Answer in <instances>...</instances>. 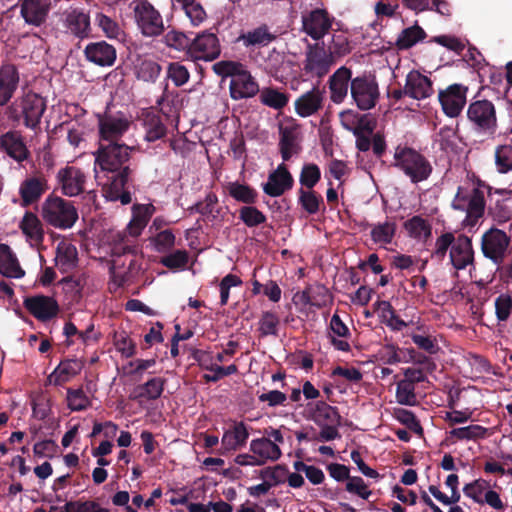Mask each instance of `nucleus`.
<instances>
[{
	"mask_svg": "<svg viewBox=\"0 0 512 512\" xmlns=\"http://www.w3.org/2000/svg\"><path fill=\"white\" fill-rule=\"evenodd\" d=\"M292 184L293 178L291 174L285 165L281 164L269 175L268 181L263 185V190L271 197H278L290 189Z\"/></svg>",
	"mask_w": 512,
	"mask_h": 512,
	"instance_id": "6ab92c4d",
	"label": "nucleus"
},
{
	"mask_svg": "<svg viewBox=\"0 0 512 512\" xmlns=\"http://www.w3.org/2000/svg\"><path fill=\"white\" fill-rule=\"evenodd\" d=\"M248 437L249 433L246 426L243 423L235 424L231 429L226 430L222 436L221 453L224 454L229 451L237 450L246 443Z\"/></svg>",
	"mask_w": 512,
	"mask_h": 512,
	"instance_id": "7c9ffc66",
	"label": "nucleus"
},
{
	"mask_svg": "<svg viewBox=\"0 0 512 512\" xmlns=\"http://www.w3.org/2000/svg\"><path fill=\"white\" fill-rule=\"evenodd\" d=\"M351 96L361 110L373 108L379 96L378 85L370 77H356L350 83Z\"/></svg>",
	"mask_w": 512,
	"mask_h": 512,
	"instance_id": "1a4fd4ad",
	"label": "nucleus"
},
{
	"mask_svg": "<svg viewBox=\"0 0 512 512\" xmlns=\"http://www.w3.org/2000/svg\"><path fill=\"white\" fill-rule=\"evenodd\" d=\"M0 146L14 159L21 161L26 158L27 150L20 138L13 133L0 137Z\"/></svg>",
	"mask_w": 512,
	"mask_h": 512,
	"instance_id": "58836bf2",
	"label": "nucleus"
},
{
	"mask_svg": "<svg viewBox=\"0 0 512 512\" xmlns=\"http://www.w3.org/2000/svg\"><path fill=\"white\" fill-rule=\"evenodd\" d=\"M47 189V182L44 177H29L19 187V193L23 205L36 202Z\"/></svg>",
	"mask_w": 512,
	"mask_h": 512,
	"instance_id": "c85d7f7f",
	"label": "nucleus"
},
{
	"mask_svg": "<svg viewBox=\"0 0 512 512\" xmlns=\"http://www.w3.org/2000/svg\"><path fill=\"white\" fill-rule=\"evenodd\" d=\"M240 218L247 226H256L265 221V216L257 208L246 206L240 210Z\"/></svg>",
	"mask_w": 512,
	"mask_h": 512,
	"instance_id": "774afa93",
	"label": "nucleus"
},
{
	"mask_svg": "<svg viewBox=\"0 0 512 512\" xmlns=\"http://www.w3.org/2000/svg\"><path fill=\"white\" fill-rule=\"evenodd\" d=\"M0 273L9 278H22L25 274L18 259L6 244H0Z\"/></svg>",
	"mask_w": 512,
	"mask_h": 512,
	"instance_id": "2f4dec72",
	"label": "nucleus"
},
{
	"mask_svg": "<svg viewBox=\"0 0 512 512\" xmlns=\"http://www.w3.org/2000/svg\"><path fill=\"white\" fill-rule=\"evenodd\" d=\"M218 198L215 194H208L204 201L201 203H198L195 206V209L197 212L201 213L202 215L215 219L217 218L219 211L217 208Z\"/></svg>",
	"mask_w": 512,
	"mask_h": 512,
	"instance_id": "bf43d9fd",
	"label": "nucleus"
},
{
	"mask_svg": "<svg viewBox=\"0 0 512 512\" xmlns=\"http://www.w3.org/2000/svg\"><path fill=\"white\" fill-rule=\"evenodd\" d=\"M407 234L417 241H425L431 236L430 223L421 216H413L404 223Z\"/></svg>",
	"mask_w": 512,
	"mask_h": 512,
	"instance_id": "e433bc0d",
	"label": "nucleus"
},
{
	"mask_svg": "<svg viewBox=\"0 0 512 512\" xmlns=\"http://www.w3.org/2000/svg\"><path fill=\"white\" fill-rule=\"evenodd\" d=\"M41 213L48 224L60 229L71 228L78 219L74 205L55 195H49L44 200Z\"/></svg>",
	"mask_w": 512,
	"mask_h": 512,
	"instance_id": "7ed1b4c3",
	"label": "nucleus"
},
{
	"mask_svg": "<svg viewBox=\"0 0 512 512\" xmlns=\"http://www.w3.org/2000/svg\"><path fill=\"white\" fill-rule=\"evenodd\" d=\"M510 237L497 228H491L482 236L483 254L495 263H500L507 251Z\"/></svg>",
	"mask_w": 512,
	"mask_h": 512,
	"instance_id": "f8f14e48",
	"label": "nucleus"
},
{
	"mask_svg": "<svg viewBox=\"0 0 512 512\" xmlns=\"http://www.w3.org/2000/svg\"><path fill=\"white\" fill-rule=\"evenodd\" d=\"M133 17L141 34L145 37H157L164 31V22L160 12L147 0L131 3Z\"/></svg>",
	"mask_w": 512,
	"mask_h": 512,
	"instance_id": "39448f33",
	"label": "nucleus"
},
{
	"mask_svg": "<svg viewBox=\"0 0 512 512\" xmlns=\"http://www.w3.org/2000/svg\"><path fill=\"white\" fill-rule=\"evenodd\" d=\"M321 172L317 165L306 164L303 166L300 174V183L311 190L320 180Z\"/></svg>",
	"mask_w": 512,
	"mask_h": 512,
	"instance_id": "13d9d810",
	"label": "nucleus"
},
{
	"mask_svg": "<svg viewBox=\"0 0 512 512\" xmlns=\"http://www.w3.org/2000/svg\"><path fill=\"white\" fill-rule=\"evenodd\" d=\"M182 5L186 16L190 19L194 26H197L203 22L206 17V13L200 4L190 0L183 3Z\"/></svg>",
	"mask_w": 512,
	"mask_h": 512,
	"instance_id": "680f3d73",
	"label": "nucleus"
},
{
	"mask_svg": "<svg viewBox=\"0 0 512 512\" xmlns=\"http://www.w3.org/2000/svg\"><path fill=\"white\" fill-rule=\"evenodd\" d=\"M82 362L76 359L62 361L49 375V382L54 385H61L70 381L82 370Z\"/></svg>",
	"mask_w": 512,
	"mask_h": 512,
	"instance_id": "473e14b6",
	"label": "nucleus"
},
{
	"mask_svg": "<svg viewBox=\"0 0 512 512\" xmlns=\"http://www.w3.org/2000/svg\"><path fill=\"white\" fill-rule=\"evenodd\" d=\"M19 107L26 126L35 128L46 109V102L39 94L29 91L19 100Z\"/></svg>",
	"mask_w": 512,
	"mask_h": 512,
	"instance_id": "dca6fc26",
	"label": "nucleus"
},
{
	"mask_svg": "<svg viewBox=\"0 0 512 512\" xmlns=\"http://www.w3.org/2000/svg\"><path fill=\"white\" fill-rule=\"evenodd\" d=\"M332 26V18L323 9H315L302 16L303 31L314 40L323 38Z\"/></svg>",
	"mask_w": 512,
	"mask_h": 512,
	"instance_id": "2eb2a0df",
	"label": "nucleus"
},
{
	"mask_svg": "<svg viewBox=\"0 0 512 512\" xmlns=\"http://www.w3.org/2000/svg\"><path fill=\"white\" fill-rule=\"evenodd\" d=\"M65 22L68 28L77 36L86 35L90 25L89 16L77 9L66 12Z\"/></svg>",
	"mask_w": 512,
	"mask_h": 512,
	"instance_id": "4c0bfd02",
	"label": "nucleus"
},
{
	"mask_svg": "<svg viewBox=\"0 0 512 512\" xmlns=\"http://www.w3.org/2000/svg\"><path fill=\"white\" fill-rule=\"evenodd\" d=\"M454 209L465 211L466 220L474 224L484 212V198L476 189L470 191L460 187L452 202Z\"/></svg>",
	"mask_w": 512,
	"mask_h": 512,
	"instance_id": "6e6552de",
	"label": "nucleus"
},
{
	"mask_svg": "<svg viewBox=\"0 0 512 512\" xmlns=\"http://www.w3.org/2000/svg\"><path fill=\"white\" fill-rule=\"evenodd\" d=\"M188 262V254L184 250H177L161 259V263L170 269H182Z\"/></svg>",
	"mask_w": 512,
	"mask_h": 512,
	"instance_id": "0e129e2a",
	"label": "nucleus"
},
{
	"mask_svg": "<svg viewBox=\"0 0 512 512\" xmlns=\"http://www.w3.org/2000/svg\"><path fill=\"white\" fill-rule=\"evenodd\" d=\"M96 24L101 28L103 33L111 39H122L123 38V31L121 27L118 25L117 22L112 20L110 17L98 13L95 18Z\"/></svg>",
	"mask_w": 512,
	"mask_h": 512,
	"instance_id": "de8ad7c7",
	"label": "nucleus"
},
{
	"mask_svg": "<svg viewBox=\"0 0 512 512\" xmlns=\"http://www.w3.org/2000/svg\"><path fill=\"white\" fill-rule=\"evenodd\" d=\"M495 167L499 173L512 171V145H499L495 149Z\"/></svg>",
	"mask_w": 512,
	"mask_h": 512,
	"instance_id": "79ce46f5",
	"label": "nucleus"
},
{
	"mask_svg": "<svg viewBox=\"0 0 512 512\" xmlns=\"http://www.w3.org/2000/svg\"><path fill=\"white\" fill-rule=\"evenodd\" d=\"M19 227L31 245H36L42 241V223L35 214L31 212L25 213Z\"/></svg>",
	"mask_w": 512,
	"mask_h": 512,
	"instance_id": "f704fd0d",
	"label": "nucleus"
},
{
	"mask_svg": "<svg viewBox=\"0 0 512 512\" xmlns=\"http://www.w3.org/2000/svg\"><path fill=\"white\" fill-rule=\"evenodd\" d=\"M213 71L221 77H230V96L241 100L255 96L259 86L250 72L239 62L219 61L213 65Z\"/></svg>",
	"mask_w": 512,
	"mask_h": 512,
	"instance_id": "f03ea898",
	"label": "nucleus"
},
{
	"mask_svg": "<svg viewBox=\"0 0 512 512\" xmlns=\"http://www.w3.org/2000/svg\"><path fill=\"white\" fill-rule=\"evenodd\" d=\"M160 72V65L152 59H138L135 64L137 78L145 82H154Z\"/></svg>",
	"mask_w": 512,
	"mask_h": 512,
	"instance_id": "ea45409f",
	"label": "nucleus"
},
{
	"mask_svg": "<svg viewBox=\"0 0 512 512\" xmlns=\"http://www.w3.org/2000/svg\"><path fill=\"white\" fill-rule=\"evenodd\" d=\"M315 421L319 425H339L340 416L335 408L322 403L317 406V409L315 411Z\"/></svg>",
	"mask_w": 512,
	"mask_h": 512,
	"instance_id": "09e8293b",
	"label": "nucleus"
},
{
	"mask_svg": "<svg viewBox=\"0 0 512 512\" xmlns=\"http://www.w3.org/2000/svg\"><path fill=\"white\" fill-rule=\"evenodd\" d=\"M67 403L68 407L73 411L84 410L91 405L89 397L83 392L82 389H68Z\"/></svg>",
	"mask_w": 512,
	"mask_h": 512,
	"instance_id": "5fc2aeb1",
	"label": "nucleus"
},
{
	"mask_svg": "<svg viewBox=\"0 0 512 512\" xmlns=\"http://www.w3.org/2000/svg\"><path fill=\"white\" fill-rule=\"evenodd\" d=\"M164 42L167 46L174 48L176 50H179V51H181V50L187 51L188 46L190 44L187 36L184 33L175 31V30L169 31L164 36Z\"/></svg>",
	"mask_w": 512,
	"mask_h": 512,
	"instance_id": "e2e57ef3",
	"label": "nucleus"
},
{
	"mask_svg": "<svg viewBox=\"0 0 512 512\" xmlns=\"http://www.w3.org/2000/svg\"><path fill=\"white\" fill-rule=\"evenodd\" d=\"M56 179L61 192L68 197L79 195L83 191L86 181L84 173L74 166L61 168L57 172Z\"/></svg>",
	"mask_w": 512,
	"mask_h": 512,
	"instance_id": "ddd939ff",
	"label": "nucleus"
},
{
	"mask_svg": "<svg viewBox=\"0 0 512 512\" xmlns=\"http://www.w3.org/2000/svg\"><path fill=\"white\" fill-rule=\"evenodd\" d=\"M260 100L264 105L273 109H281L288 103L287 95L273 88L262 89Z\"/></svg>",
	"mask_w": 512,
	"mask_h": 512,
	"instance_id": "49530a36",
	"label": "nucleus"
},
{
	"mask_svg": "<svg viewBox=\"0 0 512 512\" xmlns=\"http://www.w3.org/2000/svg\"><path fill=\"white\" fill-rule=\"evenodd\" d=\"M404 93L414 99L428 98L433 93L430 79L418 71H411L406 78Z\"/></svg>",
	"mask_w": 512,
	"mask_h": 512,
	"instance_id": "412c9836",
	"label": "nucleus"
},
{
	"mask_svg": "<svg viewBox=\"0 0 512 512\" xmlns=\"http://www.w3.org/2000/svg\"><path fill=\"white\" fill-rule=\"evenodd\" d=\"M328 50L334 59L337 60L350 53L351 46L348 38L343 33H338L332 36Z\"/></svg>",
	"mask_w": 512,
	"mask_h": 512,
	"instance_id": "3c124183",
	"label": "nucleus"
},
{
	"mask_svg": "<svg viewBox=\"0 0 512 512\" xmlns=\"http://www.w3.org/2000/svg\"><path fill=\"white\" fill-rule=\"evenodd\" d=\"M395 224L391 222L380 223L371 230L372 240L381 245H387L392 242L395 234Z\"/></svg>",
	"mask_w": 512,
	"mask_h": 512,
	"instance_id": "a18cd8bd",
	"label": "nucleus"
},
{
	"mask_svg": "<svg viewBox=\"0 0 512 512\" xmlns=\"http://www.w3.org/2000/svg\"><path fill=\"white\" fill-rule=\"evenodd\" d=\"M145 139L147 141H155L165 134V127L155 115H148L144 121Z\"/></svg>",
	"mask_w": 512,
	"mask_h": 512,
	"instance_id": "864d4df0",
	"label": "nucleus"
},
{
	"mask_svg": "<svg viewBox=\"0 0 512 512\" xmlns=\"http://www.w3.org/2000/svg\"><path fill=\"white\" fill-rule=\"evenodd\" d=\"M424 30L417 26H411L404 29L398 36L396 46L399 49H408L425 38Z\"/></svg>",
	"mask_w": 512,
	"mask_h": 512,
	"instance_id": "a19ab883",
	"label": "nucleus"
},
{
	"mask_svg": "<svg viewBox=\"0 0 512 512\" xmlns=\"http://www.w3.org/2000/svg\"><path fill=\"white\" fill-rule=\"evenodd\" d=\"M66 512H109L94 501H75L65 505Z\"/></svg>",
	"mask_w": 512,
	"mask_h": 512,
	"instance_id": "69168bd1",
	"label": "nucleus"
},
{
	"mask_svg": "<svg viewBox=\"0 0 512 512\" xmlns=\"http://www.w3.org/2000/svg\"><path fill=\"white\" fill-rule=\"evenodd\" d=\"M167 77L174 83L175 86H182L189 80L190 74L188 69L178 63H170L167 68Z\"/></svg>",
	"mask_w": 512,
	"mask_h": 512,
	"instance_id": "6e6d98bb",
	"label": "nucleus"
},
{
	"mask_svg": "<svg viewBox=\"0 0 512 512\" xmlns=\"http://www.w3.org/2000/svg\"><path fill=\"white\" fill-rule=\"evenodd\" d=\"M467 116L482 131L494 132L497 127L495 106L488 100L472 102L468 107Z\"/></svg>",
	"mask_w": 512,
	"mask_h": 512,
	"instance_id": "9d476101",
	"label": "nucleus"
},
{
	"mask_svg": "<svg viewBox=\"0 0 512 512\" xmlns=\"http://www.w3.org/2000/svg\"><path fill=\"white\" fill-rule=\"evenodd\" d=\"M78 261L76 247L67 240H62L57 244L55 262L63 272L74 268Z\"/></svg>",
	"mask_w": 512,
	"mask_h": 512,
	"instance_id": "72a5a7b5",
	"label": "nucleus"
},
{
	"mask_svg": "<svg viewBox=\"0 0 512 512\" xmlns=\"http://www.w3.org/2000/svg\"><path fill=\"white\" fill-rule=\"evenodd\" d=\"M311 306L324 307L332 301L329 290L322 285L310 286L309 288Z\"/></svg>",
	"mask_w": 512,
	"mask_h": 512,
	"instance_id": "4d7b16f0",
	"label": "nucleus"
},
{
	"mask_svg": "<svg viewBox=\"0 0 512 512\" xmlns=\"http://www.w3.org/2000/svg\"><path fill=\"white\" fill-rule=\"evenodd\" d=\"M163 391V381L160 378H153L139 388L138 396L146 399H156Z\"/></svg>",
	"mask_w": 512,
	"mask_h": 512,
	"instance_id": "052dcab7",
	"label": "nucleus"
},
{
	"mask_svg": "<svg viewBox=\"0 0 512 512\" xmlns=\"http://www.w3.org/2000/svg\"><path fill=\"white\" fill-rule=\"evenodd\" d=\"M486 429L480 425H469L455 428L450 432L451 437L457 440H473L484 437Z\"/></svg>",
	"mask_w": 512,
	"mask_h": 512,
	"instance_id": "603ef678",
	"label": "nucleus"
},
{
	"mask_svg": "<svg viewBox=\"0 0 512 512\" xmlns=\"http://www.w3.org/2000/svg\"><path fill=\"white\" fill-rule=\"evenodd\" d=\"M335 61L329 50L326 51L323 47L315 45L307 52L306 69L314 72L317 76H323Z\"/></svg>",
	"mask_w": 512,
	"mask_h": 512,
	"instance_id": "a211bd4d",
	"label": "nucleus"
},
{
	"mask_svg": "<svg viewBox=\"0 0 512 512\" xmlns=\"http://www.w3.org/2000/svg\"><path fill=\"white\" fill-rule=\"evenodd\" d=\"M227 191L235 200L247 204L254 203L256 200V192L248 185L239 182H231L227 185Z\"/></svg>",
	"mask_w": 512,
	"mask_h": 512,
	"instance_id": "c03bdc74",
	"label": "nucleus"
},
{
	"mask_svg": "<svg viewBox=\"0 0 512 512\" xmlns=\"http://www.w3.org/2000/svg\"><path fill=\"white\" fill-rule=\"evenodd\" d=\"M394 165L414 183L427 179L432 171L429 162L421 154L406 147L396 149Z\"/></svg>",
	"mask_w": 512,
	"mask_h": 512,
	"instance_id": "20e7f679",
	"label": "nucleus"
},
{
	"mask_svg": "<svg viewBox=\"0 0 512 512\" xmlns=\"http://www.w3.org/2000/svg\"><path fill=\"white\" fill-rule=\"evenodd\" d=\"M24 305L31 314L40 320H48L58 312L57 302L49 296L40 295L27 298Z\"/></svg>",
	"mask_w": 512,
	"mask_h": 512,
	"instance_id": "4be33fe9",
	"label": "nucleus"
},
{
	"mask_svg": "<svg viewBox=\"0 0 512 512\" xmlns=\"http://www.w3.org/2000/svg\"><path fill=\"white\" fill-rule=\"evenodd\" d=\"M489 486V482L483 479H477L471 483L466 484L463 487V492L465 496L472 499L474 502L482 504V498L484 497V494Z\"/></svg>",
	"mask_w": 512,
	"mask_h": 512,
	"instance_id": "8fccbe9b",
	"label": "nucleus"
},
{
	"mask_svg": "<svg viewBox=\"0 0 512 512\" xmlns=\"http://www.w3.org/2000/svg\"><path fill=\"white\" fill-rule=\"evenodd\" d=\"M221 53L218 37L211 32L199 33L189 44L187 55L192 60L213 61Z\"/></svg>",
	"mask_w": 512,
	"mask_h": 512,
	"instance_id": "0eeeda50",
	"label": "nucleus"
},
{
	"mask_svg": "<svg viewBox=\"0 0 512 512\" xmlns=\"http://www.w3.org/2000/svg\"><path fill=\"white\" fill-rule=\"evenodd\" d=\"M284 438L279 429L265 431V436L251 440L249 453H242L234 458L239 466H262L268 462L277 461L282 451L280 445Z\"/></svg>",
	"mask_w": 512,
	"mask_h": 512,
	"instance_id": "f257e3e1",
	"label": "nucleus"
},
{
	"mask_svg": "<svg viewBox=\"0 0 512 512\" xmlns=\"http://www.w3.org/2000/svg\"><path fill=\"white\" fill-rule=\"evenodd\" d=\"M127 176L128 168H124L123 171L112 176L111 182L103 188L106 199L111 201L120 200L124 205L131 202V195L125 190Z\"/></svg>",
	"mask_w": 512,
	"mask_h": 512,
	"instance_id": "5701e85b",
	"label": "nucleus"
},
{
	"mask_svg": "<svg viewBox=\"0 0 512 512\" xmlns=\"http://www.w3.org/2000/svg\"><path fill=\"white\" fill-rule=\"evenodd\" d=\"M396 400L401 405L414 406L417 403L415 385L410 380H401L396 387Z\"/></svg>",
	"mask_w": 512,
	"mask_h": 512,
	"instance_id": "37998d69",
	"label": "nucleus"
},
{
	"mask_svg": "<svg viewBox=\"0 0 512 512\" xmlns=\"http://www.w3.org/2000/svg\"><path fill=\"white\" fill-rule=\"evenodd\" d=\"M129 124L123 115L106 116L100 121L101 137L106 140L116 139L127 131Z\"/></svg>",
	"mask_w": 512,
	"mask_h": 512,
	"instance_id": "c756f323",
	"label": "nucleus"
},
{
	"mask_svg": "<svg viewBox=\"0 0 512 512\" xmlns=\"http://www.w3.org/2000/svg\"><path fill=\"white\" fill-rule=\"evenodd\" d=\"M19 82L15 66L6 64L0 68V106L5 105L13 96Z\"/></svg>",
	"mask_w": 512,
	"mask_h": 512,
	"instance_id": "a878e982",
	"label": "nucleus"
},
{
	"mask_svg": "<svg viewBox=\"0 0 512 512\" xmlns=\"http://www.w3.org/2000/svg\"><path fill=\"white\" fill-rule=\"evenodd\" d=\"M274 39L275 35L270 32L266 25H261L242 33L238 38L245 47L267 46L274 41Z\"/></svg>",
	"mask_w": 512,
	"mask_h": 512,
	"instance_id": "c9c22d12",
	"label": "nucleus"
},
{
	"mask_svg": "<svg viewBox=\"0 0 512 512\" xmlns=\"http://www.w3.org/2000/svg\"><path fill=\"white\" fill-rule=\"evenodd\" d=\"M84 52L90 62L100 66H111L116 59L114 47L104 41L90 43Z\"/></svg>",
	"mask_w": 512,
	"mask_h": 512,
	"instance_id": "b1692460",
	"label": "nucleus"
},
{
	"mask_svg": "<svg viewBox=\"0 0 512 512\" xmlns=\"http://www.w3.org/2000/svg\"><path fill=\"white\" fill-rule=\"evenodd\" d=\"M450 259L452 265L460 270L466 268L473 261L472 244L468 237H458L450 250Z\"/></svg>",
	"mask_w": 512,
	"mask_h": 512,
	"instance_id": "393cba45",
	"label": "nucleus"
},
{
	"mask_svg": "<svg viewBox=\"0 0 512 512\" xmlns=\"http://www.w3.org/2000/svg\"><path fill=\"white\" fill-rule=\"evenodd\" d=\"M279 133L281 155L284 160H288L299 151V125L295 119L286 117L279 123Z\"/></svg>",
	"mask_w": 512,
	"mask_h": 512,
	"instance_id": "9b49d317",
	"label": "nucleus"
},
{
	"mask_svg": "<svg viewBox=\"0 0 512 512\" xmlns=\"http://www.w3.org/2000/svg\"><path fill=\"white\" fill-rule=\"evenodd\" d=\"M49 6V0H23L21 14L27 23L38 26L45 20Z\"/></svg>",
	"mask_w": 512,
	"mask_h": 512,
	"instance_id": "bb28decb",
	"label": "nucleus"
},
{
	"mask_svg": "<svg viewBox=\"0 0 512 512\" xmlns=\"http://www.w3.org/2000/svg\"><path fill=\"white\" fill-rule=\"evenodd\" d=\"M467 87L460 84H452L440 91L439 101L444 113L449 117L458 116L466 104Z\"/></svg>",
	"mask_w": 512,
	"mask_h": 512,
	"instance_id": "4468645a",
	"label": "nucleus"
},
{
	"mask_svg": "<svg viewBox=\"0 0 512 512\" xmlns=\"http://www.w3.org/2000/svg\"><path fill=\"white\" fill-rule=\"evenodd\" d=\"M300 202L302 207L310 214H314L319 210L321 198L312 190L306 189L300 191Z\"/></svg>",
	"mask_w": 512,
	"mask_h": 512,
	"instance_id": "338daca9",
	"label": "nucleus"
},
{
	"mask_svg": "<svg viewBox=\"0 0 512 512\" xmlns=\"http://www.w3.org/2000/svg\"><path fill=\"white\" fill-rule=\"evenodd\" d=\"M129 159V147L119 144H110L105 148H101L95 158V178L98 180L97 166L102 171L111 173H119L123 171L125 163Z\"/></svg>",
	"mask_w": 512,
	"mask_h": 512,
	"instance_id": "423d86ee",
	"label": "nucleus"
},
{
	"mask_svg": "<svg viewBox=\"0 0 512 512\" xmlns=\"http://www.w3.org/2000/svg\"><path fill=\"white\" fill-rule=\"evenodd\" d=\"M352 72L347 67L337 69L329 79L331 101L335 104L342 103L348 95L349 82Z\"/></svg>",
	"mask_w": 512,
	"mask_h": 512,
	"instance_id": "aec40b11",
	"label": "nucleus"
},
{
	"mask_svg": "<svg viewBox=\"0 0 512 512\" xmlns=\"http://www.w3.org/2000/svg\"><path fill=\"white\" fill-rule=\"evenodd\" d=\"M154 212L155 207L150 203L134 205L132 209V219L127 225L129 235L133 237L139 236Z\"/></svg>",
	"mask_w": 512,
	"mask_h": 512,
	"instance_id": "cd10ccee",
	"label": "nucleus"
},
{
	"mask_svg": "<svg viewBox=\"0 0 512 512\" xmlns=\"http://www.w3.org/2000/svg\"><path fill=\"white\" fill-rule=\"evenodd\" d=\"M324 99V91L314 87L296 99L295 111L300 117H309L322 108Z\"/></svg>",
	"mask_w": 512,
	"mask_h": 512,
	"instance_id": "f3484780",
	"label": "nucleus"
}]
</instances>
